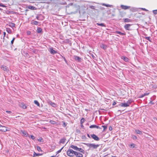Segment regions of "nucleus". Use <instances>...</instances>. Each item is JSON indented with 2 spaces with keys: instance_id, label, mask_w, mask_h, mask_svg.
I'll return each instance as SVG.
<instances>
[{
  "instance_id": "393cba45",
  "label": "nucleus",
  "mask_w": 157,
  "mask_h": 157,
  "mask_svg": "<svg viewBox=\"0 0 157 157\" xmlns=\"http://www.w3.org/2000/svg\"><path fill=\"white\" fill-rule=\"evenodd\" d=\"M96 25L98 26H103V27H106V25H105L104 24V23H96Z\"/></svg>"
},
{
  "instance_id": "9b49d317",
  "label": "nucleus",
  "mask_w": 157,
  "mask_h": 157,
  "mask_svg": "<svg viewBox=\"0 0 157 157\" xmlns=\"http://www.w3.org/2000/svg\"><path fill=\"white\" fill-rule=\"evenodd\" d=\"M121 59H123L125 62H128L129 60V59L125 56H122Z\"/></svg>"
},
{
  "instance_id": "dca6fc26",
  "label": "nucleus",
  "mask_w": 157,
  "mask_h": 157,
  "mask_svg": "<svg viewBox=\"0 0 157 157\" xmlns=\"http://www.w3.org/2000/svg\"><path fill=\"white\" fill-rule=\"evenodd\" d=\"M75 155L76 157H82L83 155L82 154L79 153V152H77V153H76Z\"/></svg>"
},
{
  "instance_id": "f8f14e48",
  "label": "nucleus",
  "mask_w": 157,
  "mask_h": 157,
  "mask_svg": "<svg viewBox=\"0 0 157 157\" xmlns=\"http://www.w3.org/2000/svg\"><path fill=\"white\" fill-rule=\"evenodd\" d=\"M89 128H96L97 129H101V128L100 127L98 126H97L96 125H95V124H93V125H90L89 127Z\"/></svg>"
},
{
  "instance_id": "f3484780",
  "label": "nucleus",
  "mask_w": 157,
  "mask_h": 157,
  "mask_svg": "<svg viewBox=\"0 0 157 157\" xmlns=\"http://www.w3.org/2000/svg\"><path fill=\"white\" fill-rule=\"evenodd\" d=\"M39 23V22L36 21H34L33 20L31 21V24L32 25H37Z\"/></svg>"
},
{
  "instance_id": "bf43d9fd",
  "label": "nucleus",
  "mask_w": 157,
  "mask_h": 157,
  "mask_svg": "<svg viewBox=\"0 0 157 157\" xmlns=\"http://www.w3.org/2000/svg\"><path fill=\"white\" fill-rule=\"evenodd\" d=\"M149 93H144V96H145L146 95H148L149 94Z\"/></svg>"
},
{
  "instance_id": "9d476101",
  "label": "nucleus",
  "mask_w": 157,
  "mask_h": 157,
  "mask_svg": "<svg viewBox=\"0 0 157 157\" xmlns=\"http://www.w3.org/2000/svg\"><path fill=\"white\" fill-rule=\"evenodd\" d=\"M50 52L52 54H55L57 53V52L54 50L52 48H50Z\"/></svg>"
},
{
  "instance_id": "c03bdc74",
  "label": "nucleus",
  "mask_w": 157,
  "mask_h": 157,
  "mask_svg": "<svg viewBox=\"0 0 157 157\" xmlns=\"http://www.w3.org/2000/svg\"><path fill=\"white\" fill-rule=\"evenodd\" d=\"M15 39V37H13V39L11 41V43L12 44H13V42H14V41Z\"/></svg>"
},
{
  "instance_id": "aec40b11",
  "label": "nucleus",
  "mask_w": 157,
  "mask_h": 157,
  "mask_svg": "<svg viewBox=\"0 0 157 157\" xmlns=\"http://www.w3.org/2000/svg\"><path fill=\"white\" fill-rule=\"evenodd\" d=\"M77 151H78L82 153L83 154H84L85 153V151L84 150H83V149H82L81 148H79L78 147V149Z\"/></svg>"
},
{
  "instance_id": "3c124183",
  "label": "nucleus",
  "mask_w": 157,
  "mask_h": 157,
  "mask_svg": "<svg viewBox=\"0 0 157 157\" xmlns=\"http://www.w3.org/2000/svg\"><path fill=\"white\" fill-rule=\"evenodd\" d=\"M99 9L100 10H103L105 9V8L102 7H100L99 8Z\"/></svg>"
},
{
  "instance_id": "a19ab883",
  "label": "nucleus",
  "mask_w": 157,
  "mask_h": 157,
  "mask_svg": "<svg viewBox=\"0 0 157 157\" xmlns=\"http://www.w3.org/2000/svg\"><path fill=\"white\" fill-rule=\"evenodd\" d=\"M22 107L24 109H25L26 108V106L23 104L22 103Z\"/></svg>"
},
{
  "instance_id": "6e6552de",
  "label": "nucleus",
  "mask_w": 157,
  "mask_h": 157,
  "mask_svg": "<svg viewBox=\"0 0 157 157\" xmlns=\"http://www.w3.org/2000/svg\"><path fill=\"white\" fill-rule=\"evenodd\" d=\"M1 68L4 71H6L7 72L8 71H9L8 68L6 66H5L4 65H2Z\"/></svg>"
},
{
  "instance_id": "a18cd8bd",
  "label": "nucleus",
  "mask_w": 157,
  "mask_h": 157,
  "mask_svg": "<svg viewBox=\"0 0 157 157\" xmlns=\"http://www.w3.org/2000/svg\"><path fill=\"white\" fill-rule=\"evenodd\" d=\"M38 140L41 142H43V140L42 138H40L38 139Z\"/></svg>"
},
{
  "instance_id": "4be33fe9",
  "label": "nucleus",
  "mask_w": 157,
  "mask_h": 157,
  "mask_svg": "<svg viewBox=\"0 0 157 157\" xmlns=\"http://www.w3.org/2000/svg\"><path fill=\"white\" fill-rule=\"evenodd\" d=\"M9 26L11 27H15V24L12 22H10L9 23Z\"/></svg>"
},
{
  "instance_id": "f257e3e1",
  "label": "nucleus",
  "mask_w": 157,
  "mask_h": 157,
  "mask_svg": "<svg viewBox=\"0 0 157 157\" xmlns=\"http://www.w3.org/2000/svg\"><path fill=\"white\" fill-rule=\"evenodd\" d=\"M85 144L89 147L90 149L92 150L96 149L100 146L99 144H94L85 143Z\"/></svg>"
},
{
  "instance_id": "f704fd0d",
  "label": "nucleus",
  "mask_w": 157,
  "mask_h": 157,
  "mask_svg": "<svg viewBox=\"0 0 157 157\" xmlns=\"http://www.w3.org/2000/svg\"><path fill=\"white\" fill-rule=\"evenodd\" d=\"M150 37H144V38L145 39L149 40V41L151 42V40L150 39Z\"/></svg>"
},
{
  "instance_id": "58836bf2",
  "label": "nucleus",
  "mask_w": 157,
  "mask_h": 157,
  "mask_svg": "<svg viewBox=\"0 0 157 157\" xmlns=\"http://www.w3.org/2000/svg\"><path fill=\"white\" fill-rule=\"evenodd\" d=\"M0 6L3 7H6V6L2 3H0Z\"/></svg>"
},
{
  "instance_id": "8fccbe9b",
  "label": "nucleus",
  "mask_w": 157,
  "mask_h": 157,
  "mask_svg": "<svg viewBox=\"0 0 157 157\" xmlns=\"http://www.w3.org/2000/svg\"><path fill=\"white\" fill-rule=\"evenodd\" d=\"M82 139H86V137L85 135H83L82 136Z\"/></svg>"
},
{
  "instance_id": "09e8293b",
  "label": "nucleus",
  "mask_w": 157,
  "mask_h": 157,
  "mask_svg": "<svg viewBox=\"0 0 157 157\" xmlns=\"http://www.w3.org/2000/svg\"><path fill=\"white\" fill-rule=\"evenodd\" d=\"M63 58V59L64 60V61L65 62L67 63V60L66 59V58H65V57L63 56H61Z\"/></svg>"
},
{
  "instance_id": "20e7f679",
  "label": "nucleus",
  "mask_w": 157,
  "mask_h": 157,
  "mask_svg": "<svg viewBox=\"0 0 157 157\" xmlns=\"http://www.w3.org/2000/svg\"><path fill=\"white\" fill-rule=\"evenodd\" d=\"M90 136L95 141H98L100 140L99 138L95 134H91Z\"/></svg>"
},
{
  "instance_id": "49530a36",
  "label": "nucleus",
  "mask_w": 157,
  "mask_h": 157,
  "mask_svg": "<svg viewBox=\"0 0 157 157\" xmlns=\"http://www.w3.org/2000/svg\"><path fill=\"white\" fill-rule=\"evenodd\" d=\"M153 12L155 14H156L157 13V10H153Z\"/></svg>"
},
{
  "instance_id": "e433bc0d",
  "label": "nucleus",
  "mask_w": 157,
  "mask_h": 157,
  "mask_svg": "<svg viewBox=\"0 0 157 157\" xmlns=\"http://www.w3.org/2000/svg\"><path fill=\"white\" fill-rule=\"evenodd\" d=\"M64 147H62L59 150H58V151H57L56 152V153L57 154H58V153H60L62 150L63 149V148Z\"/></svg>"
},
{
  "instance_id": "b1692460",
  "label": "nucleus",
  "mask_w": 157,
  "mask_h": 157,
  "mask_svg": "<svg viewBox=\"0 0 157 157\" xmlns=\"http://www.w3.org/2000/svg\"><path fill=\"white\" fill-rule=\"evenodd\" d=\"M42 29L40 27H37V32L38 33H40L42 32Z\"/></svg>"
},
{
  "instance_id": "72a5a7b5",
  "label": "nucleus",
  "mask_w": 157,
  "mask_h": 157,
  "mask_svg": "<svg viewBox=\"0 0 157 157\" xmlns=\"http://www.w3.org/2000/svg\"><path fill=\"white\" fill-rule=\"evenodd\" d=\"M85 121V119L83 118H82L80 121V124H83Z\"/></svg>"
},
{
  "instance_id": "4c0bfd02",
  "label": "nucleus",
  "mask_w": 157,
  "mask_h": 157,
  "mask_svg": "<svg viewBox=\"0 0 157 157\" xmlns=\"http://www.w3.org/2000/svg\"><path fill=\"white\" fill-rule=\"evenodd\" d=\"M63 127H65L67 125V123H65L64 122H63Z\"/></svg>"
},
{
  "instance_id": "37998d69",
  "label": "nucleus",
  "mask_w": 157,
  "mask_h": 157,
  "mask_svg": "<svg viewBox=\"0 0 157 157\" xmlns=\"http://www.w3.org/2000/svg\"><path fill=\"white\" fill-rule=\"evenodd\" d=\"M135 144H131L130 145V147L131 148H134V147Z\"/></svg>"
},
{
  "instance_id": "5701e85b",
  "label": "nucleus",
  "mask_w": 157,
  "mask_h": 157,
  "mask_svg": "<svg viewBox=\"0 0 157 157\" xmlns=\"http://www.w3.org/2000/svg\"><path fill=\"white\" fill-rule=\"evenodd\" d=\"M100 47L104 49H105L107 48V46L106 45L102 44L100 45Z\"/></svg>"
},
{
  "instance_id": "7ed1b4c3",
  "label": "nucleus",
  "mask_w": 157,
  "mask_h": 157,
  "mask_svg": "<svg viewBox=\"0 0 157 157\" xmlns=\"http://www.w3.org/2000/svg\"><path fill=\"white\" fill-rule=\"evenodd\" d=\"M0 131L3 132H6L8 131V130L7 129V127L0 124Z\"/></svg>"
},
{
  "instance_id": "2eb2a0df",
  "label": "nucleus",
  "mask_w": 157,
  "mask_h": 157,
  "mask_svg": "<svg viewBox=\"0 0 157 157\" xmlns=\"http://www.w3.org/2000/svg\"><path fill=\"white\" fill-rule=\"evenodd\" d=\"M121 7L122 8V9L124 10H127L130 8V6H124L123 5H121Z\"/></svg>"
},
{
  "instance_id": "2f4dec72",
  "label": "nucleus",
  "mask_w": 157,
  "mask_h": 157,
  "mask_svg": "<svg viewBox=\"0 0 157 157\" xmlns=\"http://www.w3.org/2000/svg\"><path fill=\"white\" fill-rule=\"evenodd\" d=\"M34 103L36 105H37L38 106H39L40 104L36 100H35L34 101Z\"/></svg>"
},
{
  "instance_id": "864d4df0",
  "label": "nucleus",
  "mask_w": 157,
  "mask_h": 157,
  "mask_svg": "<svg viewBox=\"0 0 157 157\" xmlns=\"http://www.w3.org/2000/svg\"><path fill=\"white\" fill-rule=\"evenodd\" d=\"M149 104H152V105H153L154 104V102H153L152 101H151L149 103Z\"/></svg>"
},
{
  "instance_id": "473e14b6",
  "label": "nucleus",
  "mask_w": 157,
  "mask_h": 157,
  "mask_svg": "<svg viewBox=\"0 0 157 157\" xmlns=\"http://www.w3.org/2000/svg\"><path fill=\"white\" fill-rule=\"evenodd\" d=\"M37 149L39 151H42V150L41 148L39 146H37Z\"/></svg>"
},
{
  "instance_id": "052dcab7",
  "label": "nucleus",
  "mask_w": 157,
  "mask_h": 157,
  "mask_svg": "<svg viewBox=\"0 0 157 157\" xmlns=\"http://www.w3.org/2000/svg\"><path fill=\"white\" fill-rule=\"evenodd\" d=\"M31 32L30 31H28L27 32V34L28 35H30V34Z\"/></svg>"
},
{
  "instance_id": "5fc2aeb1",
  "label": "nucleus",
  "mask_w": 157,
  "mask_h": 157,
  "mask_svg": "<svg viewBox=\"0 0 157 157\" xmlns=\"http://www.w3.org/2000/svg\"><path fill=\"white\" fill-rule=\"evenodd\" d=\"M109 129L110 131H111L112 130V128L111 126H110L109 127Z\"/></svg>"
},
{
  "instance_id": "4468645a",
  "label": "nucleus",
  "mask_w": 157,
  "mask_h": 157,
  "mask_svg": "<svg viewBox=\"0 0 157 157\" xmlns=\"http://www.w3.org/2000/svg\"><path fill=\"white\" fill-rule=\"evenodd\" d=\"M119 106L121 107H127L129 106L127 104V103H121L119 104Z\"/></svg>"
},
{
  "instance_id": "c9c22d12",
  "label": "nucleus",
  "mask_w": 157,
  "mask_h": 157,
  "mask_svg": "<svg viewBox=\"0 0 157 157\" xmlns=\"http://www.w3.org/2000/svg\"><path fill=\"white\" fill-rule=\"evenodd\" d=\"M132 102V101L131 100H129L127 102V104L128 105V106H129L130 104H131V102Z\"/></svg>"
},
{
  "instance_id": "bb28decb",
  "label": "nucleus",
  "mask_w": 157,
  "mask_h": 157,
  "mask_svg": "<svg viewBox=\"0 0 157 157\" xmlns=\"http://www.w3.org/2000/svg\"><path fill=\"white\" fill-rule=\"evenodd\" d=\"M135 132L137 134H140V135H141L142 134V132L141 131H140L139 130H135Z\"/></svg>"
},
{
  "instance_id": "680f3d73",
  "label": "nucleus",
  "mask_w": 157,
  "mask_h": 157,
  "mask_svg": "<svg viewBox=\"0 0 157 157\" xmlns=\"http://www.w3.org/2000/svg\"><path fill=\"white\" fill-rule=\"evenodd\" d=\"M116 104V102H115V101H114L113 102V105H115Z\"/></svg>"
},
{
  "instance_id": "603ef678",
  "label": "nucleus",
  "mask_w": 157,
  "mask_h": 157,
  "mask_svg": "<svg viewBox=\"0 0 157 157\" xmlns=\"http://www.w3.org/2000/svg\"><path fill=\"white\" fill-rule=\"evenodd\" d=\"M90 8L92 9H94V6H90Z\"/></svg>"
},
{
  "instance_id": "0e129e2a",
  "label": "nucleus",
  "mask_w": 157,
  "mask_h": 157,
  "mask_svg": "<svg viewBox=\"0 0 157 157\" xmlns=\"http://www.w3.org/2000/svg\"><path fill=\"white\" fill-rule=\"evenodd\" d=\"M87 136H88V137L89 138H90V135H89V134H87Z\"/></svg>"
},
{
  "instance_id": "de8ad7c7",
  "label": "nucleus",
  "mask_w": 157,
  "mask_h": 157,
  "mask_svg": "<svg viewBox=\"0 0 157 157\" xmlns=\"http://www.w3.org/2000/svg\"><path fill=\"white\" fill-rule=\"evenodd\" d=\"M31 139L33 140H34L35 138V137L34 136L32 135H31Z\"/></svg>"
},
{
  "instance_id": "1a4fd4ad",
  "label": "nucleus",
  "mask_w": 157,
  "mask_h": 157,
  "mask_svg": "<svg viewBox=\"0 0 157 157\" xmlns=\"http://www.w3.org/2000/svg\"><path fill=\"white\" fill-rule=\"evenodd\" d=\"M21 132L23 134L24 136L26 137L28 136L29 134L25 130H21Z\"/></svg>"
},
{
  "instance_id": "7c9ffc66",
  "label": "nucleus",
  "mask_w": 157,
  "mask_h": 157,
  "mask_svg": "<svg viewBox=\"0 0 157 157\" xmlns=\"http://www.w3.org/2000/svg\"><path fill=\"white\" fill-rule=\"evenodd\" d=\"M50 123L53 124H57V122L51 120L50 121Z\"/></svg>"
},
{
  "instance_id": "13d9d810",
  "label": "nucleus",
  "mask_w": 157,
  "mask_h": 157,
  "mask_svg": "<svg viewBox=\"0 0 157 157\" xmlns=\"http://www.w3.org/2000/svg\"><path fill=\"white\" fill-rule=\"evenodd\" d=\"M81 124V128H84V126L83 125V124Z\"/></svg>"
},
{
  "instance_id": "774afa93",
  "label": "nucleus",
  "mask_w": 157,
  "mask_h": 157,
  "mask_svg": "<svg viewBox=\"0 0 157 157\" xmlns=\"http://www.w3.org/2000/svg\"><path fill=\"white\" fill-rule=\"evenodd\" d=\"M0 10H1V11H2V9H1V8H0Z\"/></svg>"
},
{
  "instance_id": "39448f33",
  "label": "nucleus",
  "mask_w": 157,
  "mask_h": 157,
  "mask_svg": "<svg viewBox=\"0 0 157 157\" xmlns=\"http://www.w3.org/2000/svg\"><path fill=\"white\" fill-rule=\"evenodd\" d=\"M36 19L38 20H43L44 19V17L41 14L38 15L36 17Z\"/></svg>"
},
{
  "instance_id": "69168bd1",
  "label": "nucleus",
  "mask_w": 157,
  "mask_h": 157,
  "mask_svg": "<svg viewBox=\"0 0 157 157\" xmlns=\"http://www.w3.org/2000/svg\"><path fill=\"white\" fill-rule=\"evenodd\" d=\"M144 94H143L141 96H140V98H143V97H144Z\"/></svg>"
},
{
  "instance_id": "6ab92c4d",
  "label": "nucleus",
  "mask_w": 157,
  "mask_h": 157,
  "mask_svg": "<svg viewBox=\"0 0 157 157\" xmlns=\"http://www.w3.org/2000/svg\"><path fill=\"white\" fill-rule=\"evenodd\" d=\"M70 147L76 151L78 149V147L74 145H71Z\"/></svg>"
},
{
  "instance_id": "ddd939ff",
  "label": "nucleus",
  "mask_w": 157,
  "mask_h": 157,
  "mask_svg": "<svg viewBox=\"0 0 157 157\" xmlns=\"http://www.w3.org/2000/svg\"><path fill=\"white\" fill-rule=\"evenodd\" d=\"M66 139L65 138H63L60 139V140L59 141V144H64L66 141Z\"/></svg>"
},
{
  "instance_id": "6e6d98bb",
  "label": "nucleus",
  "mask_w": 157,
  "mask_h": 157,
  "mask_svg": "<svg viewBox=\"0 0 157 157\" xmlns=\"http://www.w3.org/2000/svg\"><path fill=\"white\" fill-rule=\"evenodd\" d=\"M6 113H12L11 111H6Z\"/></svg>"
},
{
  "instance_id": "4d7b16f0",
  "label": "nucleus",
  "mask_w": 157,
  "mask_h": 157,
  "mask_svg": "<svg viewBox=\"0 0 157 157\" xmlns=\"http://www.w3.org/2000/svg\"><path fill=\"white\" fill-rule=\"evenodd\" d=\"M120 112V113H118V115H121V110H118V111H117L118 113V112Z\"/></svg>"
},
{
  "instance_id": "e2e57ef3",
  "label": "nucleus",
  "mask_w": 157,
  "mask_h": 157,
  "mask_svg": "<svg viewBox=\"0 0 157 157\" xmlns=\"http://www.w3.org/2000/svg\"><path fill=\"white\" fill-rule=\"evenodd\" d=\"M4 37H5L6 36V33L5 32H3Z\"/></svg>"
},
{
  "instance_id": "cd10ccee",
  "label": "nucleus",
  "mask_w": 157,
  "mask_h": 157,
  "mask_svg": "<svg viewBox=\"0 0 157 157\" xmlns=\"http://www.w3.org/2000/svg\"><path fill=\"white\" fill-rule=\"evenodd\" d=\"M6 31L7 32H8L10 34L12 33V31L11 29L9 28H6Z\"/></svg>"
},
{
  "instance_id": "c756f323",
  "label": "nucleus",
  "mask_w": 157,
  "mask_h": 157,
  "mask_svg": "<svg viewBox=\"0 0 157 157\" xmlns=\"http://www.w3.org/2000/svg\"><path fill=\"white\" fill-rule=\"evenodd\" d=\"M49 104H51V105L53 107H55L56 106V104L53 103V102H52V101H49Z\"/></svg>"
},
{
  "instance_id": "0eeeda50",
  "label": "nucleus",
  "mask_w": 157,
  "mask_h": 157,
  "mask_svg": "<svg viewBox=\"0 0 157 157\" xmlns=\"http://www.w3.org/2000/svg\"><path fill=\"white\" fill-rule=\"evenodd\" d=\"M74 59H75L76 61H78V62H81L82 59L79 56H74Z\"/></svg>"
},
{
  "instance_id": "c85d7f7f",
  "label": "nucleus",
  "mask_w": 157,
  "mask_h": 157,
  "mask_svg": "<svg viewBox=\"0 0 157 157\" xmlns=\"http://www.w3.org/2000/svg\"><path fill=\"white\" fill-rule=\"evenodd\" d=\"M102 5L103 6H106L107 7H111L112 6V5H109V4H106L105 3H102Z\"/></svg>"
},
{
  "instance_id": "412c9836",
  "label": "nucleus",
  "mask_w": 157,
  "mask_h": 157,
  "mask_svg": "<svg viewBox=\"0 0 157 157\" xmlns=\"http://www.w3.org/2000/svg\"><path fill=\"white\" fill-rule=\"evenodd\" d=\"M43 155V154L36 153L35 152H34L33 155V157H34L36 156H40V155Z\"/></svg>"
},
{
  "instance_id": "338daca9",
  "label": "nucleus",
  "mask_w": 157,
  "mask_h": 157,
  "mask_svg": "<svg viewBox=\"0 0 157 157\" xmlns=\"http://www.w3.org/2000/svg\"><path fill=\"white\" fill-rule=\"evenodd\" d=\"M142 9L143 10H145V11H147V10L145 9V8H142Z\"/></svg>"
},
{
  "instance_id": "79ce46f5",
  "label": "nucleus",
  "mask_w": 157,
  "mask_h": 157,
  "mask_svg": "<svg viewBox=\"0 0 157 157\" xmlns=\"http://www.w3.org/2000/svg\"><path fill=\"white\" fill-rule=\"evenodd\" d=\"M132 138L134 140H136L137 139V136L134 135H133L132 136Z\"/></svg>"
},
{
  "instance_id": "ea45409f",
  "label": "nucleus",
  "mask_w": 157,
  "mask_h": 157,
  "mask_svg": "<svg viewBox=\"0 0 157 157\" xmlns=\"http://www.w3.org/2000/svg\"><path fill=\"white\" fill-rule=\"evenodd\" d=\"M102 127L103 128V131L105 130L107 128V126H102Z\"/></svg>"
},
{
  "instance_id": "423d86ee",
  "label": "nucleus",
  "mask_w": 157,
  "mask_h": 157,
  "mask_svg": "<svg viewBox=\"0 0 157 157\" xmlns=\"http://www.w3.org/2000/svg\"><path fill=\"white\" fill-rule=\"evenodd\" d=\"M132 25L130 24H127L124 25V29L128 30H131V29H130V27Z\"/></svg>"
},
{
  "instance_id": "a878e982",
  "label": "nucleus",
  "mask_w": 157,
  "mask_h": 157,
  "mask_svg": "<svg viewBox=\"0 0 157 157\" xmlns=\"http://www.w3.org/2000/svg\"><path fill=\"white\" fill-rule=\"evenodd\" d=\"M131 21V20L128 18H125L124 19V22H129Z\"/></svg>"
},
{
  "instance_id": "a211bd4d",
  "label": "nucleus",
  "mask_w": 157,
  "mask_h": 157,
  "mask_svg": "<svg viewBox=\"0 0 157 157\" xmlns=\"http://www.w3.org/2000/svg\"><path fill=\"white\" fill-rule=\"evenodd\" d=\"M115 33L124 36L125 35V33H121V32L119 31H116L115 32Z\"/></svg>"
},
{
  "instance_id": "f03ea898",
  "label": "nucleus",
  "mask_w": 157,
  "mask_h": 157,
  "mask_svg": "<svg viewBox=\"0 0 157 157\" xmlns=\"http://www.w3.org/2000/svg\"><path fill=\"white\" fill-rule=\"evenodd\" d=\"M67 155L70 157H73L75 155L76 151H74L72 149L69 148L67 151Z\"/></svg>"
}]
</instances>
